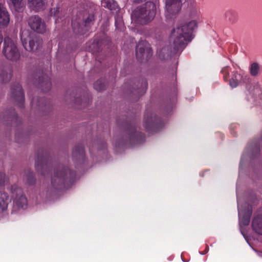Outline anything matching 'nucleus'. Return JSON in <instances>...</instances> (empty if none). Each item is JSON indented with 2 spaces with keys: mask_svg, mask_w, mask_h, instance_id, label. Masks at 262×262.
Listing matches in <instances>:
<instances>
[{
  "mask_svg": "<svg viewBox=\"0 0 262 262\" xmlns=\"http://www.w3.org/2000/svg\"><path fill=\"white\" fill-rule=\"evenodd\" d=\"M198 27L196 20L189 21L184 25L178 26L172 31L170 39L173 41L172 54L182 52L185 48L187 42L192 39L193 31Z\"/></svg>",
  "mask_w": 262,
  "mask_h": 262,
  "instance_id": "obj_1",
  "label": "nucleus"
},
{
  "mask_svg": "<svg viewBox=\"0 0 262 262\" xmlns=\"http://www.w3.org/2000/svg\"><path fill=\"white\" fill-rule=\"evenodd\" d=\"M157 11L156 5L151 2L138 7L131 14L132 24L135 27L147 25L154 19Z\"/></svg>",
  "mask_w": 262,
  "mask_h": 262,
  "instance_id": "obj_2",
  "label": "nucleus"
},
{
  "mask_svg": "<svg viewBox=\"0 0 262 262\" xmlns=\"http://www.w3.org/2000/svg\"><path fill=\"white\" fill-rule=\"evenodd\" d=\"M75 172L68 168H59L56 169L51 178V184L55 188L63 184L68 179H73Z\"/></svg>",
  "mask_w": 262,
  "mask_h": 262,
  "instance_id": "obj_3",
  "label": "nucleus"
},
{
  "mask_svg": "<svg viewBox=\"0 0 262 262\" xmlns=\"http://www.w3.org/2000/svg\"><path fill=\"white\" fill-rule=\"evenodd\" d=\"M2 52L7 59L11 61H16L20 57V53L15 41L9 37L4 38Z\"/></svg>",
  "mask_w": 262,
  "mask_h": 262,
  "instance_id": "obj_4",
  "label": "nucleus"
},
{
  "mask_svg": "<svg viewBox=\"0 0 262 262\" xmlns=\"http://www.w3.org/2000/svg\"><path fill=\"white\" fill-rule=\"evenodd\" d=\"M11 192L13 198V208L16 210L25 208L27 205V200L21 188L14 185L12 186Z\"/></svg>",
  "mask_w": 262,
  "mask_h": 262,
  "instance_id": "obj_5",
  "label": "nucleus"
},
{
  "mask_svg": "<svg viewBox=\"0 0 262 262\" xmlns=\"http://www.w3.org/2000/svg\"><path fill=\"white\" fill-rule=\"evenodd\" d=\"M152 55L149 43L145 40L139 41L136 48V56L139 59H142L145 56L147 59Z\"/></svg>",
  "mask_w": 262,
  "mask_h": 262,
  "instance_id": "obj_6",
  "label": "nucleus"
},
{
  "mask_svg": "<svg viewBox=\"0 0 262 262\" xmlns=\"http://www.w3.org/2000/svg\"><path fill=\"white\" fill-rule=\"evenodd\" d=\"M181 7V0H165L166 16L171 17V15L178 13Z\"/></svg>",
  "mask_w": 262,
  "mask_h": 262,
  "instance_id": "obj_7",
  "label": "nucleus"
},
{
  "mask_svg": "<svg viewBox=\"0 0 262 262\" xmlns=\"http://www.w3.org/2000/svg\"><path fill=\"white\" fill-rule=\"evenodd\" d=\"M30 27L39 33H43L46 31V25L42 19L37 15L30 17L28 20Z\"/></svg>",
  "mask_w": 262,
  "mask_h": 262,
  "instance_id": "obj_8",
  "label": "nucleus"
},
{
  "mask_svg": "<svg viewBox=\"0 0 262 262\" xmlns=\"http://www.w3.org/2000/svg\"><path fill=\"white\" fill-rule=\"evenodd\" d=\"M126 134L128 140L133 143H141L144 141V135L137 132L135 126L129 125L127 128Z\"/></svg>",
  "mask_w": 262,
  "mask_h": 262,
  "instance_id": "obj_9",
  "label": "nucleus"
},
{
  "mask_svg": "<svg viewBox=\"0 0 262 262\" xmlns=\"http://www.w3.org/2000/svg\"><path fill=\"white\" fill-rule=\"evenodd\" d=\"M22 43L25 49L28 51H33L35 46L34 40L32 39L31 34L28 30H24L20 34Z\"/></svg>",
  "mask_w": 262,
  "mask_h": 262,
  "instance_id": "obj_10",
  "label": "nucleus"
},
{
  "mask_svg": "<svg viewBox=\"0 0 262 262\" xmlns=\"http://www.w3.org/2000/svg\"><path fill=\"white\" fill-rule=\"evenodd\" d=\"M159 119L155 116L150 114H146L144 118V125L145 128L148 130H153L155 132L158 130L157 128L159 126Z\"/></svg>",
  "mask_w": 262,
  "mask_h": 262,
  "instance_id": "obj_11",
  "label": "nucleus"
},
{
  "mask_svg": "<svg viewBox=\"0 0 262 262\" xmlns=\"http://www.w3.org/2000/svg\"><path fill=\"white\" fill-rule=\"evenodd\" d=\"M11 94L14 99L18 101L20 107L23 106L25 98L23 89L19 84H17L11 89Z\"/></svg>",
  "mask_w": 262,
  "mask_h": 262,
  "instance_id": "obj_12",
  "label": "nucleus"
},
{
  "mask_svg": "<svg viewBox=\"0 0 262 262\" xmlns=\"http://www.w3.org/2000/svg\"><path fill=\"white\" fill-rule=\"evenodd\" d=\"M238 205V201L237 200ZM238 216L241 223L244 225H248L250 223V217L252 214V210L248 209L247 211L244 210L238 206Z\"/></svg>",
  "mask_w": 262,
  "mask_h": 262,
  "instance_id": "obj_13",
  "label": "nucleus"
},
{
  "mask_svg": "<svg viewBox=\"0 0 262 262\" xmlns=\"http://www.w3.org/2000/svg\"><path fill=\"white\" fill-rule=\"evenodd\" d=\"M47 0H28V6L35 11H39L43 10Z\"/></svg>",
  "mask_w": 262,
  "mask_h": 262,
  "instance_id": "obj_14",
  "label": "nucleus"
},
{
  "mask_svg": "<svg viewBox=\"0 0 262 262\" xmlns=\"http://www.w3.org/2000/svg\"><path fill=\"white\" fill-rule=\"evenodd\" d=\"M10 22V15L6 8L0 4V27H6Z\"/></svg>",
  "mask_w": 262,
  "mask_h": 262,
  "instance_id": "obj_15",
  "label": "nucleus"
},
{
  "mask_svg": "<svg viewBox=\"0 0 262 262\" xmlns=\"http://www.w3.org/2000/svg\"><path fill=\"white\" fill-rule=\"evenodd\" d=\"M10 202L11 199L9 194L4 191H0V212L6 210Z\"/></svg>",
  "mask_w": 262,
  "mask_h": 262,
  "instance_id": "obj_16",
  "label": "nucleus"
},
{
  "mask_svg": "<svg viewBox=\"0 0 262 262\" xmlns=\"http://www.w3.org/2000/svg\"><path fill=\"white\" fill-rule=\"evenodd\" d=\"M252 227L256 233L262 235V215L255 216L252 221Z\"/></svg>",
  "mask_w": 262,
  "mask_h": 262,
  "instance_id": "obj_17",
  "label": "nucleus"
},
{
  "mask_svg": "<svg viewBox=\"0 0 262 262\" xmlns=\"http://www.w3.org/2000/svg\"><path fill=\"white\" fill-rule=\"evenodd\" d=\"M243 80V76L241 74L233 72L231 78L229 80V84L232 88L236 87Z\"/></svg>",
  "mask_w": 262,
  "mask_h": 262,
  "instance_id": "obj_18",
  "label": "nucleus"
},
{
  "mask_svg": "<svg viewBox=\"0 0 262 262\" xmlns=\"http://www.w3.org/2000/svg\"><path fill=\"white\" fill-rule=\"evenodd\" d=\"M101 5L111 11L116 10L118 9L117 3L114 0H102Z\"/></svg>",
  "mask_w": 262,
  "mask_h": 262,
  "instance_id": "obj_19",
  "label": "nucleus"
},
{
  "mask_svg": "<svg viewBox=\"0 0 262 262\" xmlns=\"http://www.w3.org/2000/svg\"><path fill=\"white\" fill-rule=\"evenodd\" d=\"M39 84L42 88L44 91L49 90L51 87V83L50 79L46 76L39 78Z\"/></svg>",
  "mask_w": 262,
  "mask_h": 262,
  "instance_id": "obj_20",
  "label": "nucleus"
},
{
  "mask_svg": "<svg viewBox=\"0 0 262 262\" xmlns=\"http://www.w3.org/2000/svg\"><path fill=\"white\" fill-rule=\"evenodd\" d=\"M47 161L46 157L44 155H38L36 159L35 160V167L36 169L39 171L40 169L43 168Z\"/></svg>",
  "mask_w": 262,
  "mask_h": 262,
  "instance_id": "obj_21",
  "label": "nucleus"
},
{
  "mask_svg": "<svg viewBox=\"0 0 262 262\" xmlns=\"http://www.w3.org/2000/svg\"><path fill=\"white\" fill-rule=\"evenodd\" d=\"M84 153V148L83 146L78 145L75 147L73 152V156L80 158H82L83 157Z\"/></svg>",
  "mask_w": 262,
  "mask_h": 262,
  "instance_id": "obj_22",
  "label": "nucleus"
},
{
  "mask_svg": "<svg viewBox=\"0 0 262 262\" xmlns=\"http://www.w3.org/2000/svg\"><path fill=\"white\" fill-rule=\"evenodd\" d=\"M250 74L253 76L258 75L259 71V67L257 63H253L251 65Z\"/></svg>",
  "mask_w": 262,
  "mask_h": 262,
  "instance_id": "obj_23",
  "label": "nucleus"
},
{
  "mask_svg": "<svg viewBox=\"0 0 262 262\" xmlns=\"http://www.w3.org/2000/svg\"><path fill=\"white\" fill-rule=\"evenodd\" d=\"M12 4L17 11H19L24 7V5L23 3V0H10Z\"/></svg>",
  "mask_w": 262,
  "mask_h": 262,
  "instance_id": "obj_24",
  "label": "nucleus"
},
{
  "mask_svg": "<svg viewBox=\"0 0 262 262\" xmlns=\"http://www.w3.org/2000/svg\"><path fill=\"white\" fill-rule=\"evenodd\" d=\"M115 26L118 30L120 31L123 30L124 24L122 18L119 16H117L115 17Z\"/></svg>",
  "mask_w": 262,
  "mask_h": 262,
  "instance_id": "obj_25",
  "label": "nucleus"
},
{
  "mask_svg": "<svg viewBox=\"0 0 262 262\" xmlns=\"http://www.w3.org/2000/svg\"><path fill=\"white\" fill-rule=\"evenodd\" d=\"M230 70V68L228 66L225 67L222 69L221 73L223 75V78L225 81L228 80Z\"/></svg>",
  "mask_w": 262,
  "mask_h": 262,
  "instance_id": "obj_26",
  "label": "nucleus"
},
{
  "mask_svg": "<svg viewBox=\"0 0 262 262\" xmlns=\"http://www.w3.org/2000/svg\"><path fill=\"white\" fill-rule=\"evenodd\" d=\"M94 87L97 91H101L105 89V85L101 80H99L94 83Z\"/></svg>",
  "mask_w": 262,
  "mask_h": 262,
  "instance_id": "obj_27",
  "label": "nucleus"
},
{
  "mask_svg": "<svg viewBox=\"0 0 262 262\" xmlns=\"http://www.w3.org/2000/svg\"><path fill=\"white\" fill-rule=\"evenodd\" d=\"M0 76L3 82H7L12 77V74L11 73H8L5 71H3L2 74L0 75Z\"/></svg>",
  "mask_w": 262,
  "mask_h": 262,
  "instance_id": "obj_28",
  "label": "nucleus"
},
{
  "mask_svg": "<svg viewBox=\"0 0 262 262\" xmlns=\"http://www.w3.org/2000/svg\"><path fill=\"white\" fill-rule=\"evenodd\" d=\"M27 183L30 185L33 184L35 183L34 175L32 172L29 171L28 174L26 176Z\"/></svg>",
  "mask_w": 262,
  "mask_h": 262,
  "instance_id": "obj_29",
  "label": "nucleus"
},
{
  "mask_svg": "<svg viewBox=\"0 0 262 262\" xmlns=\"http://www.w3.org/2000/svg\"><path fill=\"white\" fill-rule=\"evenodd\" d=\"M6 181V178L5 174L0 172V186L4 185Z\"/></svg>",
  "mask_w": 262,
  "mask_h": 262,
  "instance_id": "obj_30",
  "label": "nucleus"
},
{
  "mask_svg": "<svg viewBox=\"0 0 262 262\" xmlns=\"http://www.w3.org/2000/svg\"><path fill=\"white\" fill-rule=\"evenodd\" d=\"M94 20V15L92 14L88 16V17L85 20V24L86 25H88L90 23Z\"/></svg>",
  "mask_w": 262,
  "mask_h": 262,
  "instance_id": "obj_31",
  "label": "nucleus"
},
{
  "mask_svg": "<svg viewBox=\"0 0 262 262\" xmlns=\"http://www.w3.org/2000/svg\"><path fill=\"white\" fill-rule=\"evenodd\" d=\"M142 85H143V88L141 90V95H143L144 93H145L146 92V90L147 89V83L146 81H144L143 83H142Z\"/></svg>",
  "mask_w": 262,
  "mask_h": 262,
  "instance_id": "obj_32",
  "label": "nucleus"
},
{
  "mask_svg": "<svg viewBox=\"0 0 262 262\" xmlns=\"http://www.w3.org/2000/svg\"><path fill=\"white\" fill-rule=\"evenodd\" d=\"M59 12V8H54L53 9H52L51 10V14H53L54 16L56 15L58 12Z\"/></svg>",
  "mask_w": 262,
  "mask_h": 262,
  "instance_id": "obj_33",
  "label": "nucleus"
},
{
  "mask_svg": "<svg viewBox=\"0 0 262 262\" xmlns=\"http://www.w3.org/2000/svg\"><path fill=\"white\" fill-rule=\"evenodd\" d=\"M198 15H199L198 12L196 11V10H195L194 11V12H193V13L191 14V16L195 17H197L198 16Z\"/></svg>",
  "mask_w": 262,
  "mask_h": 262,
  "instance_id": "obj_34",
  "label": "nucleus"
},
{
  "mask_svg": "<svg viewBox=\"0 0 262 262\" xmlns=\"http://www.w3.org/2000/svg\"><path fill=\"white\" fill-rule=\"evenodd\" d=\"M209 250V248L208 246H207L206 247V251L205 252H203V253H201L202 254H206Z\"/></svg>",
  "mask_w": 262,
  "mask_h": 262,
  "instance_id": "obj_35",
  "label": "nucleus"
}]
</instances>
